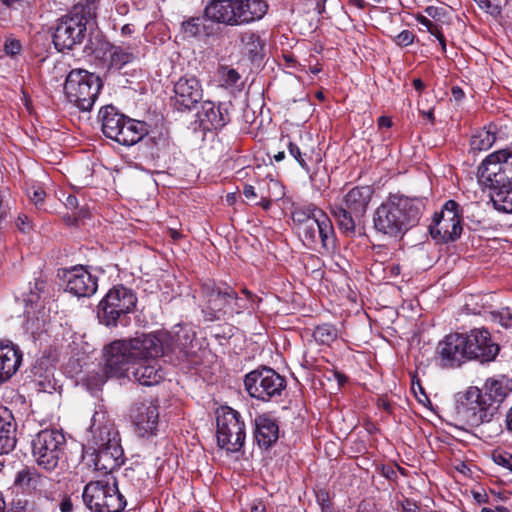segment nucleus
<instances>
[{
	"label": "nucleus",
	"mask_w": 512,
	"mask_h": 512,
	"mask_svg": "<svg viewBox=\"0 0 512 512\" xmlns=\"http://www.w3.org/2000/svg\"><path fill=\"white\" fill-rule=\"evenodd\" d=\"M168 345L169 333L166 331L115 340L104 349L103 367L91 373L87 381L93 387H100L109 378L126 376L144 386L157 385L164 379L159 358L165 357Z\"/></svg>",
	"instance_id": "obj_1"
},
{
	"label": "nucleus",
	"mask_w": 512,
	"mask_h": 512,
	"mask_svg": "<svg viewBox=\"0 0 512 512\" xmlns=\"http://www.w3.org/2000/svg\"><path fill=\"white\" fill-rule=\"evenodd\" d=\"M268 4L264 0H211L203 16L193 17L182 23L184 32H200L209 27L206 22L238 26L262 19Z\"/></svg>",
	"instance_id": "obj_2"
},
{
	"label": "nucleus",
	"mask_w": 512,
	"mask_h": 512,
	"mask_svg": "<svg viewBox=\"0 0 512 512\" xmlns=\"http://www.w3.org/2000/svg\"><path fill=\"white\" fill-rule=\"evenodd\" d=\"M423 210L421 199L390 193L373 213V228L388 238H402L419 223Z\"/></svg>",
	"instance_id": "obj_3"
},
{
	"label": "nucleus",
	"mask_w": 512,
	"mask_h": 512,
	"mask_svg": "<svg viewBox=\"0 0 512 512\" xmlns=\"http://www.w3.org/2000/svg\"><path fill=\"white\" fill-rule=\"evenodd\" d=\"M88 432L89 441L95 450V468L113 473L124 463V451L114 424L106 419L105 413L95 412Z\"/></svg>",
	"instance_id": "obj_4"
},
{
	"label": "nucleus",
	"mask_w": 512,
	"mask_h": 512,
	"mask_svg": "<svg viewBox=\"0 0 512 512\" xmlns=\"http://www.w3.org/2000/svg\"><path fill=\"white\" fill-rule=\"evenodd\" d=\"M202 312L207 321H218L247 310V299H238L237 292L227 284L212 282L201 286Z\"/></svg>",
	"instance_id": "obj_5"
},
{
	"label": "nucleus",
	"mask_w": 512,
	"mask_h": 512,
	"mask_svg": "<svg viewBox=\"0 0 512 512\" xmlns=\"http://www.w3.org/2000/svg\"><path fill=\"white\" fill-rule=\"evenodd\" d=\"M98 118L103 134L121 145L132 146L148 135V125L145 122L125 116L113 105L103 106Z\"/></svg>",
	"instance_id": "obj_6"
},
{
	"label": "nucleus",
	"mask_w": 512,
	"mask_h": 512,
	"mask_svg": "<svg viewBox=\"0 0 512 512\" xmlns=\"http://www.w3.org/2000/svg\"><path fill=\"white\" fill-rule=\"evenodd\" d=\"M137 297L133 290L117 285L112 287L97 306L99 322L107 327H126L130 314L135 310Z\"/></svg>",
	"instance_id": "obj_7"
},
{
	"label": "nucleus",
	"mask_w": 512,
	"mask_h": 512,
	"mask_svg": "<svg viewBox=\"0 0 512 512\" xmlns=\"http://www.w3.org/2000/svg\"><path fill=\"white\" fill-rule=\"evenodd\" d=\"M105 474L104 479L90 481L85 485L83 502L93 512H122L127 505L126 499L119 491L112 473Z\"/></svg>",
	"instance_id": "obj_8"
},
{
	"label": "nucleus",
	"mask_w": 512,
	"mask_h": 512,
	"mask_svg": "<svg viewBox=\"0 0 512 512\" xmlns=\"http://www.w3.org/2000/svg\"><path fill=\"white\" fill-rule=\"evenodd\" d=\"M102 80L84 69H72L65 77L64 94L82 111H90L102 88Z\"/></svg>",
	"instance_id": "obj_9"
},
{
	"label": "nucleus",
	"mask_w": 512,
	"mask_h": 512,
	"mask_svg": "<svg viewBox=\"0 0 512 512\" xmlns=\"http://www.w3.org/2000/svg\"><path fill=\"white\" fill-rule=\"evenodd\" d=\"M456 418L463 424L475 428L491 423L499 417L497 405L489 404L483 399L482 391L477 387H470L457 403Z\"/></svg>",
	"instance_id": "obj_10"
},
{
	"label": "nucleus",
	"mask_w": 512,
	"mask_h": 512,
	"mask_svg": "<svg viewBox=\"0 0 512 512\" xmlns=\"http://www.w3.org/2000/svg\"><path fill=\"white\" fill-rule=\"evenodd\" d=\"M286 385V379L267 366L250 371L244 378L245 390L249 396L264 402L280 397Z\"/></svg>",
	"instance_id": "obj_11"
},
{
	"label": "nucleus",
	"mask_w": 512,
	"mask_h": 512,
	"mask_svg": "<svg viewBox=\"0 0 512 512\" xmlns=\"http://www.w3.org/2000/svg\"><path fill=\"white\" fill-rule=\"evenodd\" d=\"M217 443L228 452H238L245 443V423L238 411L228 406L216 410Z\"/></svg>",
	"instance_id": "obj_12"
},
{
	"label": "nucleus",
	"mask_w": 512,
	"mask_h": 512,
	"mask_svg": "<svg viewBox=\"0 0 512 512\" xmlns=\"http://www.w3.org/2000/svg\"><path fill=\"white\" fill-rule=\"evenodd\" d=\"M31 445L37 464L47 471H53L64 457L66 439L59 430L44 429L33 438Z\"/></svg>",
	"instance_id": "obj_13"
},
{
	"label": "nucleus",
	"mask_w": 512,
	"mask_h": 512,
	"mask_svg": "<svg viewBox=\"0 0 512 512\" xmlns=\"http://www.w3.org/2000/svg\"><path fill=\"white\" fill-rule=\"evenodd\" d=\"M462 209L454 200H448L440 212L433 216L429 225L431 237L437 242L449 243L460 238L462 234Z\"/></svg>",
	"instance_id": "obj_14"
},
{
	"label": "nucleus",
	"mask_w": 512,
	"mask_h": 512,
	"mask_svg": "<svg viewBox=\"0 0 512 512\" xmlns=\"http://www.w3.org/2000/svg\"><path fill=\"white\" fill-rule=\"evenodd\" d=\"M469 361L488 364L495 361L501 348L486 328H474L464 333Z\"/></svg>",
	"instance_id": "obj_15"
},
{
	"label": "nucleus",
	"mask_w": 512,
	"mask_h": 512,
	"mask_svg": "<svg viewBox=\"0 0 512 512\" xmlns=\"http://www.w3.org/2000/svg\"><path fill=\"white\" fill-rule=\"evenodd\" d=\"M99 0H85L79 3L66 15L62 16L55 32H94L97 27L95 20V3Z\"/></svg>",
	"instance_id": "obj_16"
},
{
	"label": "nucleus",
	"mask_w": 512,
	"mask_h": 512,
	"mask_svg": "<svg viewBox=\"0 0 512 512\" xmlns=\"http://www.w3.org/2000/svg\"><path fill=\"white\" fill-rule=\"evenodd\" d=\"M317 217L301 227L297 232L303 244L314 248L321 243L326 250L335 247V234L332 222L324 211H316Z\"/></svg>",
	"instance_id": "obj_17"
},
{
	"label": "nucleus",
	"mask_w": 512,
	"mask_h": 512,
	"mask_svg": "<svg viewBox=\"0 0 512 512\" xmlns=\"http://www.w3.org/2000/svg\"><path fill=\"white\" fill-rule=\"evenodd\" d=\"M168 346L164 355L170 362H198L196 337L191 329L181 328L174 336L169 334Z\"/></svg>",
	"instance_id": "obj_18"
},
{
	"label": "nucleus",
	"mask_w": 512,
	"mask_h": 512,
	"mask_svg": "<svg viewBox=\"0 0 512 512\" xmlns=\"http://www.w3.org/2000/svg\"><path fill=\"white\" fill-rule=\"evenodd\" d=\"M436 354L442 367L455 368L468 360L464 333H451L441 340Z\"/></svg>",
	"instance_id": "obj_19"
},
{
	"label": "nucleus",
	"mask_w": 512,
	"mask_h": 512,
	"mask_svg": "<svg viewBox=\"0 0 512 512\" xmlns=\"http://www.w3.org/2000/svg\"><path fill=\"white\" fill-rule=\"evenodd\" d=\"M505 164V150L490 154L478 168V180L490 190L508 183Z\"/></svg>",
	"instance_id": "obj_20"
},
{
	"label": "nucleus",
	"mask_w": 512,
	"mask_h": 512,
	"mask_svg": "<svg viewBox=\"0 0 512 512\" xmlns=\"http://www.w3.org/2000/svg\"><path fill=\"white\" fill-rule=\"evenodd\" d=\"M66 291L77 297H90L97 291V277L83 266H74L63 272Z\"/></svg>",
	"instance_id": "obj_21"
},
{
	"label": "nucleus",
	"mask_w": 512,
	"mask_h": 512,
	"mask_svg": "<svg viewBox=\"0 0 512 512\" xmlns=\"http://www.w3.org/2000/svg\"><path fill=\"white\" fill-rule=\"evenodd\" d=\"M174 99L177 110H191L203 97V90L195 76H183L174 85Z\"/></svg>",
	"instance_id": "obj_22"
},
{
	"label": "nucleus",
	"mask_w": 512,
	"mask_h": 512,
	"mask_svg": "<svg viewBox=\"0 0 512 512\" xmlns=\"http://www.w3.org/2000/svg\"><path fill=\"white\" fill-rule=\"evenodd\" d=\"M131 419L135 427V432L139 437L149 438L156 435L159 419V412L156 405L152 403L136 404L132 409Z\"/></svg>",
	"instance_id": "obj_23"
},
{
	"label": "nucleus",
	"mask_w": 512,
	"mask_h": 512,
	"mask_svg": "<svg viewBox=\"0 0 512 512\" xmlns=\"http://www.w3.org/2000/svg\"><path fill=\"white\" fill-rule=\"evenodd\" d=\"M253 436L259 447H272L279 438V425L276 419L269 414L258 415L254 420Z\"/></svg>",
	"instance_id": "obj_24"
},
{
	"label": "nucleus",
	"mask_w": 512,
	"mask_h": 512,
	"mask_svg": "<svg viewBox=\"0 0 512 512\" xmlns=\"http://www.w3.org/2000/svg\"><path fill=\"white\" fill-rule=\"evenodd\" d=\"M197 118L203 129H221L230 122L228 109L223 105L216 106L211 101H204L197 112Z\"/></svg>",
	"instance_id": "obj_25"
},
{
	"label": "nucleus",
	"mask_w": 512,
	"mask_h": 512,
	"mask_svg": "<svg viewBox=\"0 0 512 512\" xmlns=\"http://www.w3.org/2000/svg\"><path fill=\"white\" fill-rule=\"evenodd\" d=\"M22 362L21 350L11 341L0 342V384L8 381Z\"/></svg>",
	"instance_id": "obj_26"
},
{
	"label": "nucleus",
	"mask_w": 512,
	"mask_h": 512,
	"mask_svg": "<svg viewBox=\"0 0 512 512\" xmlns=\"http://www.w3.org/2000/svg\"><path fill=\"white\" fill-rule=\"evenodd\" d=\"M17 424L12 412L0 407V455L8 454L16 445Z\"/></svg>",
	"instance_id": "obj_27"
},
{
	"label": "nucleus",
	"mask_w": 512,
	"mask_h": 512,
	"mask_svg": "<svg viewBox=\"0 0 512 512\" xmlns=\"http://www.w3.org/2000/svg\"><path fill=\"white\" fill-rule=\"evenodd\" d=\"M372 194L373 190L370 186L354 187L344 196L342 206L352 211L356 218H361L366 213Z\"/></svg>",
	"instance_id": "obj_28"
},
{
	"label": "nucleus",
	"mask_w": 512,
	"mask_h": 512,
	"mask_svg": "<svg viewBox=\"0 0 512 512\" xmlns=\"http://www.w3.org/2000/svg\"><path fill=\"white\" fill-rule=\"evenodd\" d=\"M485 392L482 393L483 399L489 404L497 405V414L499 413L500 404L512 391L509 381L505 378L502 379H488L484 386Z\"/></svg>",
	"instance_id": "obj_29"
},
{
	"label": "nucleus",
	"mask_w": 512,
	"mask_h": 512,
	"mask_svg": "<svg viewBox=\"0 0 512 512\" xmlns=\"http://www.w3.org/2000/svg\"><path fill=\"white\" fill-rule=\"evenodd\" d=\"M489 195L496 210L512 214V182L491 189Z\"/></svg>",
	"instance_id": "obj_30"
},
{
	"label": "nucleus",
	"mask_w": 512,
	"mask_h": 512,
	"mask_svg": "<svg viewBox=\"0 0 512 512\" xmlns=\"http://www.w3.org/2000/svg\"><path fill=\"white\" fill-rule=\"evenodd\" d=\"M113 45L105 38L104 34H89V39L84 47L88 56H94L99 60H107Z\"/></svg>",
	"instance_id": "obj_31"
},
{
	"label": "nucleus",
	"mask_w": 512,
	"mask_h": 512,
	"mask_svg": "<svg viewBox=\"0 0 512 512\" xmlns=\"http://www.w3.org/2000/svg\"><path fill=\"white\" fill-rule=\"evenodd\" d=\"M241 42L242 53L252 62L263 59L265 44L260 39L259 34H243Z\"/></svg>",
	"instance_id": "obj_32"
},
{
	"label": "nucleus",
	"mask_w": 512,
	"mask_h": 512,
	"mask_svg": "<svg viewBox=\"0 0 512 512\" xmlns=\"http://www.w3.org/2000/svg\"><path fill=\"white\" fill-rule=\"evenodd\" d=\"M45 481V477L29 468H24L17 472L14 484L23 490H31L36 489L39 485H43Z\"/></svg>",
	"instance_id": "obj_33"
},
{
	"label": "nucleus",
	"mask_w": 512,
	"mask_h": 512,
	"mask_svg": "<svg viewBox=\"0 0 512 512\" xmlns=\"http://www.w3.org/2000/svg\"><path fill=\"white\" fill-rule=\"evenodd\" d=\"M332 213L338 223L339 228L343 232L347 234H354L356 220L358 218L354 216V213H352V211L340 205L335 206L332 210Z\"/></svg>",
	"instance_id": "obj_34"
},
{
	"label": "nucleus",
	"mask_w": 512,
	"mask_h": 512,
	"mask_svg": "<svg viewBox=\"0 0 512 512\" xmlns=\"http://www.w3.org/2000/svg\"><path fill=\"white\" fill-rule=\"evenodd\" d=\"M316 211H322L313 204L307 206L295 207L292 211V220L297 227V231L317 217Z\"/></svg>",
	"instance_id": "obj_35"
},
{
	"label": "nucleus",
	"mask_w": 512,
	"mask_h": 512,
	"mask_svg": "<svg viewBox=\"0 0 512 512\" xmlns=\"http://www.w3.org/2000/svg\"><path fill=\"white\" fill-rule=\"evenodd\" d=\"M496 140L494 133L481 129L477 131L470 140L471 149L474 151H485L488 150Z\"/></svg>",
	"instance_id": "obj_36"
},
{
	"label": "nucleus",
	"mask_w": 512,
	"mask_h": 512,
	"mask_svg": "<svg viewBox=\"0 0 512 512\" xmlns=\"http://www.w3.org/2000/svg\"><path fill=\"white\" fill-rule=\"evenodd\" d=\"M313 337L321 344H329L337 338V329L331 324L318 325L314 329Z\"/></svg>",
	"instance_id": "obj_37"
},
{
	"label": "nucleus",
	"mask_w": 512,
	"mask_h": 512,
	"mask_svg": "<svg viewBox=\"0 0 512 512\" xmlns=\"http://www.w3.org/2000/svg\"><path fill=\"white\" fill-rule=\"evenodd\" d=\"M110 67L120 70L125 64L132 60L130 53L124 52L121 48L113 45L112 51L109 53Z\"/></svg>",
	"instance_id": "obj_38"
},
{
	"label": "nucleus",
	"mask_w": 512,
	"mask_h": 512,
	"mask_svg": "<svg viewBox=\"0 0 512 512\" xmlns=\"http://www.w3.org/2000/svg\"><path fill=\"white\" fill-rule=\"evenodd\" d=\"M288 150L290 155L299 163V165L306 171H309V162L312 160V157L293 142H289Z\"/></svg>",
	"instance_id": "obj_39"
},
{
	"label": "nucleus",
	"mask_w": 512,
	"mask_h": 512,
	"mask_svg": "<svg viewBox=\"0 0 512 512\" xmlns=\"http://www.w3.org/2000/svg\"><path fill=\"white\" fill-rule=\"evenodd\" d=\"M491 321L498 323L504 328L512 327V311L510 308L505 307L490 313Z\"/></svg>",
	"instance_id": "obj_40"
},
{
	"label": "nucleus",
	"mask_w": 512,
	"mask_h": 512,
	"mask_svg": "<svg viewBox=\"0 0 512 512\" xmlns=\"http://www.w3.org/2000/svg\"><path fill=\"white\" fill-rule=\"evenodd\" d=\"M52 41L58 51L71 50L75 46L72 34H52Z\"/></svg>",
	"instance_id": "obj_41"
},
{
	"label": "nucleus",
	"mask_w": 512,
	"mask_h": 512,
	"mask_svg": "<svg viewBox=\"0 0 512 512\" xmlns=\"http://www.w3.org/2000/svg\"><path fill=\"white\" fill-rule=\"evenodd\" d=\"M220 74H221L222 80L224 81L225 85H227V86L235 85L238 82V80L240 79V75L237 72V70H235L233 68H229L228 66H221Z\"/></svg>",
	"instance_id": "obj_42"
},
{
	"label": "nucleus",
	"mask_w": 512,
	"mask_h": 512,
	"mask_svg": "<svg viewBox=\"0 0 512 512\" xmlns=\"http://www.w3.org/2000/svg\"><path fill=\"white\" fill-rule=\"evenodd\" d=\"M493 461L512 472V454L502 451L493 453Z\"/></svg>",
	"instance_id": "obj_43"
},
{
	"label": "nucleus",
	"mask_w": 512,
	"mask_h": 512,
	"mask_svg": "<svg viewBox=\"0 0 512 512\" xmlns=\"http://www.w3.org/2000/svg\"><path fill=\"white\" fill-rule=\"evenodd\" d=\"M22 50V45L17 39H8L4 45V51L9 56H15Z\"/></svg>",
	"instance_id": "obj_44"
},
{
	"label": "nucleus",
	"mask_w": 512,
	"mask_h": 512,
	"mask_svg": "<svg viewBox=\"0 0 512 512\" xmlns=\"http://www.w3.org/2000/svg\"><path fill=\"white\" fill-rule=\"evenodd\" d=\"M391 39L396 45L400 47H406L414 42L415 34H396L391 35Z\"/></svg>",
	"instance_id": "obj_45"
},
{
	"label": "nucleus",
	"mask_w": 512,
	"mask_h": 512,
	"mask_svg": "<svg viewBox=\"0 0 512 512\" xmlns=\"http://www.w3.org/2000/svg\"><path fill=\"white\" fill-rule=\"evenodd\" d=\"M478 6L485 12L491 15H497L500 13V7L497 4H493L490 0H474Z\"/></svg>",
	"instance_id": "obj_46"
},
{
	"label": "nucleus",
	"mask_w": 512,
	"mask_h": 512,
	"mask_svg": "<svg viewBox=\"0 0 512 512\" xmlns=\"http://www.w3.org/2000/svg\"><path fill=\"white\" fill-rule=\"evenodd\" d=\"M397 509H401L402 512H418L419 507L415 501L410 499H404L397 503Z\"/></svg>",
	"instance_id": "obj_47"
},
{
	"label": "nucleus",
	"mask_w": 512,
	"mask_h": 512,
	"mask_svg": "<svg viewBox=\"0 0 512 512\" xmlns=\"http://www.w3.org/2000/svg\"><path fill=\"white\" fill-rule=\"evenodd\" d=\"M45 192L41 188H32V192H29V197L32 200V202L38 207L41 206L44 198H45Z\"/></svg>",
	"instance_id": "obj_48"
},
{
	"label": "nucleus",
	"mask_w": 512,
	"mask_h": 512,
	"mask_svg": "<svg viewBox=\"0 0 512 512\" xmlns=\"http://www.w3.org/2000/svg\"><path fill=\"white\" fill-rule=\"evenodd\" d=\"M241 292H242L243 296L238 295V299H247L248 300L246 311L253 309V305L256 302V300H260V299L246 288H244Z\"/></svg>",
	"instance_id": "obj_49"
},
{
	"label": "nucleus",
	"mask_w": 512,
	"mask_h": 512,
	"mask_svg": "<svg viewBox=\"0 0 512 512\" xmlns=\"http://www.w3.org/2000/svg\"><path fill=\"white\" fill-rule=\"evenodd\" d=\"M411 388H412V390H413V392H414L415 396L418 398L419 402H422V399L418 396V394H417V390H416V389H418V390H419L420 394H421V395H422L426 400L428 399V398H427V395H426V393H425V391H424V388H423V387H422V385H421L420 380H419V379L417 378V376H415V375L412 377V380H411Z\"/></svg>",
	"instance_id": "obj_50"
},
{
	"label": "nucleus",
	"mask_w": 512,
	"mask_h": 512,
	"mask_svg": "<svg viewBox=\"0 0 512 512\" xmlns=\"http://www.w3.org/2000/svg\"><path fill=\"white\" fill-rule=\"evenodd\" d=\"M27 506V500H14L11 504L10 509L7 512H27Z\"/></svg>",
	"instance_id": "obj_51"
},
{
	"label": "nucleus",
	"mask_w": 512,
	"mask_h": 512,
	"mask_svg": "<svg viewBox=\"0 0 512 512\" xmlns=\"http://www.w3.org/2000/svg\"><path fill=\"white\" fill-rule=\"evenodd\" d=\"M380 473L383 477H385L386 479H388L390 481L395 482L398 478L397 471L393 467H390V466L383 465L381 467Z\"/></svg>",
	"instance_id": "obj_52"
},
{
	"label": "nucleus",
	"mask_w": 512,
	"mask_h": 512,
	"mask_svg": "<svg viewBox=\"0 0 512 512\" xmlns=\"http://www.w3.org/2000/svg\"><path fill=\"white\" fill-rule=\"evenodd\" d=\"M149 141H151V142H153L155 144L157 152L156 153L152 152V155L156 154L157 157H159V153L158 152L162 148H165L167 146V144H168L167 139L164 138V137H158V138L150 137V138L147 139V142H149Z\"/></svg>",
	"instance_id": "obj_53"
},
{
	"label": "nucleus",
	"mask_w": 512,
	"mask_h": 512,
	"mask_svg": "<svg viewBox=\"0 0 512 512\" xmlns=\"http://www.w3.org/2000/svg\"><path fill=\"white\" fill-rule=\"evenodd\" d=\"M505 164L508 182H512V151L505 150Z\"/></svg>",
	"instance_id": "obj_54"
},
{
	"label": "nucleus",
	"mask_w": 512,
	"mask_h": 512,
	"mask_svg": "<svg viewBox=\"0 0 512 512\" xmlns=\"http://www.w3.org/2000/svg\"><path fill=\"white\" fill-rule=\"evenodd\" d=\"M418 20L427 27L429 32H440V28L436 25V23L429 20L427 17L419 16Z\"/></svg>",
	"instance_id": "obj_55"
},
{
	"label": "nucleus",
	"mask_w": 512,
	"mask_h": 512,
	"mask_svg": "<svg viewBox=\"0 0 512 512\" xmlns=\"http://www.w3.org/2000/svg\"><path fill=\"white\" fill-rule=\"evenodd\" d=\"M250 512H266V506L263 501L255 499L250 504Z\"/></svg>",
	"instance_id": "obj_56"
},
{
	"label": "nucleus",
	"mask_w": 512,
	"mask_h": 512,
	"mask_svg": "<svg viewBox=\"0 0 512 512\" xmlns=\"http://www.w3.org/2000/svg\"><path fill=\"white\" fill-rule=\"evenodd\" d=\"M17 226L23 232L28 230L30 228L28 217L26 215H20L17 219Z\"/></svg>",
	"instance_id": "obj_57"
},
{
	"label": "nucleus",
	"mask_w": 512,
	"mask_h": 512,
	"mask_svg": "<svg viewBox=\"0 0 512 512\" xmlns=\"http://www.w3.org/2000/svg\"><path fill=\"white\" fill-rule=\"evenodd\" d=\"M64 204H65L66 208H68V209H72V210H73V209H77V207H78V205H79V203H78V199H77V197H76V196H74V195H68V196L66 197V200H65V203H64Z\"/></svg>",
	"instance_id": "obj_58"
},
{
	"label": "nucleus",
	"mask_w": 512,
	"mask_h": 512,
	"mask_svg": "<svg viewBox=\"0 0 512 512\" xmlns=\"http://www.w3.org/2000/svg\"><path fill=\"white\" fill-rule=\"evenodd\" d=\"M243 195L249 200L257 196L254 187L248 184L244 185L243 187Z\"/></svg>",
	"instance_id": "obj_59"
},
{
	"label": "nucleus",
	"mask_w": 512,
	"mask_h": 512,
	"mask_svg": "<svg viewBox=\"0 0 512 512\" xmlns=\"http://www.w3.org/2000/svg\"><path fill=\"white\" fill-rule=\"evenodd\" d=\"M451 93L456 101L462 100L465 96L464 91L459 86H453L451 89Z\"/></svg>",
	"instance_id": "obj_60"
},
{
	"label": "nucleus",
	"mask_w": 512,
	"mask_h": 512,
	"mask_svg": "<svg viewBox=\"0 0 512 512\" xmlns=\"http://www.w3.org/2000/svg\"><path fill=\"white\" fill-rule=\"evenodd\" d=\"M378 125L381 128L382 127L390 128L392 126V121H391V119L389 117L381 116L378 119Z\"/></svg>",
	"instance_id": "obj_61"
},
{
	"label": "nucleus",
	"mask_w": 512,
	"mask_h": 512,
	"mask_svg": "<svg viewBox=\"0 0 512 512\" xmlns=\"http://www.w3.org/2000/svg\"><path fill=\"white\" fill-rule=\"evenodd\" d=\"M435 38L434 41H437L439 45H441V48L443 51L446 49V39L444 37V34H432Z\"/></svg>",
	"instance_id": "obj_62"
},
{
	"label": "nucleus",
	"mask_w": 512,
	"mask_h": 512,
	"mask_svg": "<svg viewBox=\"0 0 512 512\" xmlns=\"http://www.w3.org/2000/svg\"><path fill=\"white\" fill-rule=\"evenodd\" d=\"M61 512H70L72 510V503L69 499H66L60 504Z\"/></svg>",
	"instance_id": "obj_63"
},
{
	"label": "nucleus",
	"mask_w": 512,
	"mask_h": 512,
	"mask_svg": "<svg viewBox=\"0 0 512 512\" xmlns=\"http://www.w3.org/2000/svg\"><path fill=\"white\" fill-rule=\"evenodd\" d=\"M506 427L510 432H512V407L506 414Z\"/></svg>",
	"instance_id": "obj_64"
}]
</instances>
